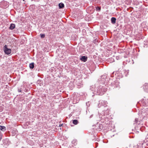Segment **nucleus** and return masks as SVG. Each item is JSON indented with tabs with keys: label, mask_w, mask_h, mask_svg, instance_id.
Segmentation results:
<instances>
[{
	"label": "nucleus",
	"mask_w": 148,
	"mask_h": 148,
	"mask_svg": "<svg viewBox=\"0 0 148 148\" xmlns=\"http://www.w3.org/2000/svg\"><path fill=\"white\" fill-rule=\"evenodd\" d=\"M0 130L3 131H5L6 130L5 127L0 125Z\"/></svg>",
	"instance_id": "20e7f679"
},
{
	"label": "nucleus",
	"mask_w": 148,
	"mask_h": 148,
	"mask_svg": "<svg viewBox=\"0 0 148 148\" xmlns=\"http://www.w3.org/2000/svg\"><path fill=\"white\" fill-rule=\"evenodd\" d=\"M135 121H136V122H137V121H138V119H135Z\"/></svg>",
	"instance_id": "4468645a"
},
{
	"label": "nucleus",
	"mask_w": 148,
	"mask_h": 148,
	"mask_svg": "<svg viewBox=\"0 0 148 148\" xmlns=\"http://www.w3.org/2000/svg\"><path fill=\"white\" fill-rule=\"evenodd\" d=\"M103 103H105V102L104 101H103Z\"/></svg>",
	"instance_id": "f3484780"
},
{
	"label": "nucleus",
	"mask_w": 148,
	"mask_h": 148,
	"mask_svg": "<svg viewBox=\"0 0 148 148\" xmlns=\"http://www.w3.org/2000/svg\"><path fill=\"white\" fill-rule=\"evenodd\" d=\"M29 67L30 69H33L34 67V63H32L29 64Z\"/></svg>",
	"instance_id": "423d86ee"
},
{
	"label": "nucleus",
	"mask_w": 148,
	"mask_h": 148,
	"mask_svg": "<svg viewBox=\"0 0 148 148\" xmlns=\"http://www.w3.org/2000/svg\"><path fill=\"white\" fill-rule=\"evenodd\" d=\"M18 91H19V92H21V90H18Z\"/></svg>",
	"instance_id": "dca6fc26"
},
{
	"label": "nucleus",
	"mask_w": 148,
	"mask_h": 148,
	"mask_svg": "<svg viewBox=\"0 0 148 148\" xmlns=\"http://www.w3.org/2000/svg\"><path fill=\"white\" fill-rule=\"evenodd\" d=\"M73 123L75 125H77L78 123V121L77 120H74L73 121Z\"/></svg>",
	"instance_id": "6e6552de"
},
{
	"label": "nucleus",
	"mask_w": 148,
	"mask_h": 148,
	"mask_svg": "<svg viewBox=\"0 0 148 148\" xmlns=\"http://www.w3.org/2000/svg\"><path fill=\"white\" fill-rule=\"evenodd\" d=\"M59 6L60 8H62L64 6V5L63 3H60L59 4Z\"/></svg>",
	"instance_id": "0eeeda50"
},
{
	"label": "nucleus",
	"mask_w": 148,
	"mask_h": 148,
	"mask_svg": "<svg viewBox=\"0 0 148 148\" xmlns=\"http://www.w3.org/2000/svg\"><path fill=\"white\" fill-rule=\"evenodd\" d=\"M41 37L42 38H44L45 37V35L44 34H40Z\"/></svg>",
	"instance_id": "f8f14e48"
},
{
	"label": "nucleus",
	"mask_w": 148,
	"mask_h": 148,
	"mask_svg": "<svg viewBox=\"0 0 148 148\" xmlns=\"http://www.w3.org/2000/svg\"><path fill=\"white\" fill-rule=\"evenodd\" d=\"M4 51L5 53L7 55H9L11 53V50L10 49L7 48V45H5L4 47Z\"/></svg>",
	"instance_id": "f257e3e1"
},
{
	"label": "nucleus",
	"mask_w": 148,
	"mask_h": 148,
	"mask_svg": "<svg viewBox=\"0 0 148 148\" xmlns=\"http://www.w3.org/2000/svg\"><path fill=\"white\" fill-rule=\"evenodd\" d=\"M62 125V124H60V125H59V126H60H60H61Z\"/></svg>",
	"instance_id": "2eb2a0df"
},
{
	"label": "nucleus",
	"mask_w": 148,
	"mask_h": 148,
	"mask_svg": "<svg viewBox=\"0 0 148 148\" xmlns=\"http://www.w3.org/2000/svg\"><path fill=\"white\" fill-rule=\"evenodd\" d=\"M101 90V89H100V90H99V91H100V92H101V90Z\"/></svg>",
	"instance_id": "a211bd4d"
},
{
	"label": "nucleus",
	"mask_w": 148,
	"mask_h": 148,
	"mask_svg": "<svg viewBox=\"0 0 148 148\" xmlns=\"http://www.w3.org/2000/svg\"><path fill=\"white\" fill-rule=\"evenodd\" d=\"M2 137V134L1 133V131H0V141L1 140Z\"/></svg>",
	"instance_id": "9b49d317"
},
{
	"label": "nucleus",
	"mask_w": 148,
	"mask_h": 148,
	"mask_svg": "<svg viewBox=\"0 0 148 148\" xmlns=\"http://www.w3.org/2000/svg\"><path fill=\"white\" fill-rule=\"evenodd\" d=\"M80 59L82 61H83L84 62H85L87 61V58L85 56H82V58Z\"/></svg>",
	"instance_id": "f03ea898"
},
{
	"label": "nucleus",
	"mask_w": 148,
	"mask_h": 148,
	"mask_svg": "<svg viewBox=\"0 0 148 148\" xmlns=\"http://www.w3.org/2000/svg\"><path fill=\"white\" fill-rule=\"evenodd\" d=\"M98 95H102L103 94V92H100V91H98L97 93Z\"/></svg>",
	"instance_id": "1a4fd4ad"
},
{
	"label": "nucleus",
	"mask_w": 148,
	"mask_h": 148,
	"mask_svg": "<svg viewBox=\"0 0 148 148\" xmlns=\"http://www.w3.org/2000/svg\"><path fill=\"white\" fill-rule=\"evenodd\" d=\"M116 18L114 17H112L111 18V21L112 23L114 24L116 23Z\"/></svg>",
	"instance_id": "39448f33"
},
{
	"label": "nucleus",
	"mask_w": 148,
	"mask_h": 148,
	"mask_svg": "<svg viewBox=\"0 0 148 148\" xmlns=\"http://www.w3.org/2000/svg\"><path fill=\"white\" fill-rule=\"evenodd\" d=\"M15 27V24H11L10 26V29L11 30H12L14 29Z\"/></svg>",
	"instance_id": "7ed1b4c3"
},
{
	"label": "nucleus",
	"mask_w": 148,
	"mask_h": 148,
	"mask_svg": "<svg viewBox=\"0 0 148 148\" xmlns=\"http://www.w3.org/2000/svg\"><path fill=\"white\" fill-rule=\"evenodd\" d=\"M96 10L97 11H100L101 10V8L97 6L96 8Z\"/></svg>",
	"instance_id": "9d476101"
},
{
	"label": "nucleus",
	"mask_w": 148,
	"mask_h": 148,
	"mask_svg": "<svg viewBox=\"0 0 148 148\" xmlns=\"http://www.w3.org/2000/svg\"><path fill=\"white\" fill-rule=\"evenodd\" d=\"M102 88V89H101V90H103V91L105 92L106 91V89H104L103 88Z\"/></svg>",
	"instance_id": "ddd939ff"
}]
</instances>
